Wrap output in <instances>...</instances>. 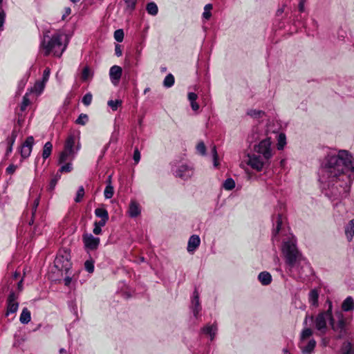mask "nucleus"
<instances>
[{"label": "nucleus", "instance_id": "nucleus-1", "mask_svg": "<svg viewBox=\"0 0 354 354\" xmlns=\"http://www.w3.org/2000/svg\"><path fill=\"white\" fill-rule=\"evenodd\" d=\"M354 179V157L347 150L329 152L324 158L319 172V181L323 192L331 201H339L334 207L342 205L341 201L350 194ZM346 212L342 203V213Z\"/></svg>", "mask_w": 354, "mask_h": 354}, {"label": "nucleus", "instance_id": "nucleus-2", "mask_svg": "<svg viewBox=\"0 0 354 354\" xmlns=\"http://www.w3.org/2000/svg\"><path fill=\"white\" fill-rule=\"evenodd\" d=\"M272 221V241H278L282 236L281 250L290 274L300 280H304L312 272L311 266L302 255L297 244V239L285 228L286 218L282 214H274Z\"/></svg>", "mask_w": 354, "mask_h": 354}, {"label": "nucleus", "instance_id": "nucleus-3", "mask_svg": "<svg viewBox=\"0 0 354 354\" xmlns=\"http://www.w3.org/2000/svg\"><path fill=\"white\" fill-rule=\"evenodd\" d=\"M326 304L328 308L326 310L320 312L314 319L315 329L321 334H326L328 330L327 324H329L331 329L337 335V338L341 339L347 335V323L342 311L337 310L333 315V303L327 299Z\"/></svg>", "mask_w": 354, "mask_h": 354}, {"label": "nucleus", "instance_id": "nucleus-4", "mask_svg": "<svg viewBox=\"0 0 354 354\" xmlns=\"http://www.w3.org/2000/svg\"><path fill=\"white\" fill-rule=\"evenodd\" d=\"M69 38L63 32H56L51 36L44 35L41 41L40 48L45 56L50 54L60 57L67 48Z\"/></svg>", "mask_w": 354, "mask_h": 354}, {"label": "nucleus", "instance_id": "nucleus-5", "mask_svg": "<svg viewBox=\"0 0 354 354\" xmlns=\"http://www.w3.org/2000/svg\"><path fill=\"white\" fill-rule=\"evenodd\" d=\"M76 141L77 138L73 134H71L67 137L64 143V150L60 153L59 156V164L64 163L67 162V160H73L75 158L80 149L79 143L75 145Z\"/></svg>", "mask_w": 354, "mask_h": 354}, {"label": "nucleus", "instance_id": "nucleus-6", "mask_svg": "<svg viewBox=\"0 0 354 354\" xmlns=\"http://www.w3.org/2000/svg\"><path fill=\"white\" fill-rule=\"evenodd\" d=\"M313 330L305 328L302 330L299 336L298 347L303 354H313L316 346V341L313 337Z\"/></svg>", "mask_w": 354, "mask_h": 354}, {"label": "nucleus", "instance_id": "nucleus-7", "mask_svg": "<svg viewBox=\"0 0 354 354\" xmlns=\"http://www.w3.org/2000/svg\"><path fill=\"white\" fill-rule=\"evenodd\" d=\"M171 171L175 177L183 180H188L194 176V168L191 164L180 162L172 165Z\"/></svg>", "mask_w": 354, "mask_h": 354}, {"label": "nucleus", "instance_id": "nucleus-8", "mask_svg": "<svg viewBox=\"0 0 354 354\" xmlns=\"http://www.w3.org/2000/svg\"><path fill=\"white\" fill-rule=\"evenodd\" d=\"M253 150L254 153L269 160L273 156V148L270 138H266L258 144L254 145Z\"/></svg>", "mask_w": 354, "mask_h": 354}, {"label": "nucleus", "instance_id": "nucleus-9", "mask_svg": "<svg viewBox=\"0 0 354 354\" xmlns=\"http://www.w3.org/2000/svg\"><path fill=\"white\" fill-rule=\"evenodd\" d=\"M268 160L257 153L248 155L246 162L253 169L261 171Z\"/></svg>", "mask_w": 354, "mask_h": 354}, {"label": "nucleus", "instance_id": "nucleus-10", "mask_svg": "<svg viewBox=\"0 0 354 354\" xmlns=\"http://www.w3.org/2000/svg\"><path fill=\"white\" fill-rule=\"evenodd\" d=\"M19 294L14 291H10L6 300V316L8 317L10 314L17 312L19 308Z\"/></svg>", "mask_w": 354, "mask_h": 354}, {"label": "nucleus", "instance_id": "nucleus-11", "mask_svg": "<svg viewBox=\"0 0 354 354\" xmlns=\"http://www.w3.org/2000/svg\"><path fill=\"white\" fill-rule=\"evenodd\" d=\"M83 242L86 249L94 250L100 244V239L93 236L91 234H86L83 235Z\"/></svg>", "mask_w": 354, "mask_h": 354}, {"label": "nucleus", "instance_id": "nucleus-12", "mask_svg": "<svg viewBox=\"0 0 354 354\" xmlns=\"http://www.w3.org/2000/svg\"><path fill=\"white\" fill-rule=\"evenodd\" d=\"M34 145V138L28 136L21 147V156L24 158L30 156Z\"/></svg>", "mask_w": 354, "mask_h": 354}, {"label": "nucleus", "instance_id": "nucleus-13", "mask_svg": "<svg viewBox=\"0 0 354 354\" xmlns=\"http://www.w3.org/2000/svg\"><path fill=\"white\" fill-rule=\"evenodd\" d=\"M338 354H354V337H348L342 343Z\"/></svg>", "mask_w": 354, "mask_h": 354}, {"label": "nucleus", "instance_id": "nucleus-14", "mask_svg": "<svg viewBox=\"0 0 354 354\" xmlns=\"http://www.w3.org/2000/svg\"><path fill=\"white\" fill-rule=\"evenodd\" d=\"M191 308L194 316L196 318H198L199 313L201 310V306L199 300V293L196 289L193 292V296L191 302Z\"/></svg>", "mask_w": 354, "mask_h": 354}, {"label": "nucleus", "instance_id": "nucleus-15", "mask_svg": "<svg viewBox=\"0 0 354 354\" xmlns=\"http://www.w3.org/2000/svg\"><path fill=\"white\" fill-rule=\"evenodd\" d=\"M55 265L59 270H64L66 272H68L71 267L68 256H57L55 260Z\"/></svg>", "mask_w": 354, "mask_h": 354}, {"label": "nucleus", "instance_id": "nucleus-16", "mask_svg": "<svg viewBox=\"0 0 354 354\" xmlns=\"http://www.w3.org/2000/svg\"><path fill=\"white\" fill-rule=\"evenodd\" d=\"M122 69L120 66L114 65L111 67L109 70V77L111 82L116 85L122 76Z\"/></svg>", "mask_w": 354, "mask_h": 354}, {"label": "nucleus", "instance_id": "nucleus-17", "mask_svg": "<svg viewBox=\"0 0 354 354\" xmlns=\"http://www.w3.org/2000/svg\"><path fill=\"white\" fill-rule=\"evenodd\" d=\"M127 214L131 218H136L141 214L140 205L135 200L130 201Z\"/></svg>", "mask_w": 354, "mask_h": 354}, {"label": "nucleus", "instance_id": "nucleus-18", "mask_svg": "<svg viewBox=\"0 0 354 354\" xmlns=\"http://www.w3.org/2000/svg\"><path fill=\"white\" fill-rule=\"evenodd\" d=\"M201 244V239L199 236L194 234L192 235L187 243V250L189 253H194Z\"/></svg>", "mask_w": 354, "mask_h": 354}, {"label": "nucleus", "instance_id": "nucleus-19", "mask_svg": "<svg viewBox=\"0 0 354 354\" xmlns=\"http://www.w3.org/2000/svg\"><path fill=\"white\" fill-rule=\"evenodd\" d=\"M217 330V326L216 324H207L201 328V333L208 335L210 340L213 341L215 338Z\"/></svg>", "mask_w": 354, "mask_h": 354}, {"label": "nucleus", "instance_id": "nucleus-20", "mask_svg": "<svg viewBox=\"0 0 354 354\" xmlns=\"http://www.w3.org/2000/svg\"><path fill=\"white\" fill-rule=\"evenodd\" d=\"M319 291L317 289L311 290L308 293V302L310 305L314 308H317L319 306Z\"/></svg>", "mask_w": 354, "mask_h": 354}, {"label": "nucleus", "instance_id": "nucleus-21", "mask_svg": "<svg viewBox=\"0 0 354 354\" xmlns=\"http://www.w3.org/2000/svg\"><path fill=\"white\" fill-rule=\"evenodd\" d=\"M46 82L42 80H37L34 86L30 88V92L35 93L37 95H39L42 93L44 90Z\"/></svg>", "mask_w": 354, "mask_h": 354}, {"label": "nucleus", "instance_id": "nucleus-22", "mask_svg": "<svg viewBox=\"0 0 354 354\" xmlns=\"http://www.w3.org/2000/svg\"><path fill=\"white\" fill-rule=\"evenodd\" d=\"M342 310L344 312H352L354 310V299L351 296L347 297L342 302Z\"/></svg>", "mask_w": 354, "mask_h": 354}, {"label": "nucleus", "instance_id": "nucleus-23", "mask_svg": "<svg viewBox=\"0 0 354 354\" xmlns=\"http://www.w3.org/2000/svg\"><path fill=\"white\" fill-rule=\"evenodd\" d=\"M93 71L88 66H85L81 73V80L82 82H88L93 78Z\"/></svg>", "mask_w": 354, "mask_h": 354}, {"label": "nucleus", "instance_id": "nucleus-24", "mask_svg": "<svg viewBox=\"0 0 354 354\" xmlns=\"http://www.w3.org/2000/svg\"><path fill=\"white\" fill-rule=\"evenodd\" d=\"M258 279L263 286H268L272 282V278L270 272L263 271L259 274Z\"/></svg>", "mask_w": 354, "mask_h": 354}, {"label": "nucleus", "instance_id": "nucleus-25", "mask_svg": "<svg viewBox=\"0 0 354 354\" xmlns=\"http://www.w3.org/2000/svg\"><path fill=\"white\" fill-rule=\"evenodd\" d=\"M345 234L348 241L354 236V218L351 219L345 227Z\"/></svg>", "mask_w": 354, "mask_h": 354}, {"label": "nucleus", "instance_id": "nucleus-26", "mask_svg": "<svg viewBox=\"0 0 354 354\" xmlns=\"http://www.w3.org/2000/svg\"><path fill=\"white\" fill-rule=\"evenodd\" d=\"M188 100L190 102L192 109L196 111L199 109V104L196 102L198 98L197 94L193 92H189L187 95Z\"/></svg>", "mask_w": 354, "mask_h": 354}, {"label": "nucleus", "instance_id": "nucleus-27", "mask_svg": "<svg viewBox=\"0 0 354 354\" xmlns=\"http://www.w3.org/2000/svg\"><path fill=\"white\" fill-rule=\"evenodd\" d=\"M31 314L30 310L27 308H23L20 317L19 321L21 324H26L30 322Z\"/></svg>", "mask_w": 354, "mask_h": 354}, {"label": "nucleus", "instance_id": "nucleus-28", "mask_svg": "<svg viewBox=\"0 0 354 354\" xmlns=\"http://www.w3.org/2000/svg\"><path fill=\"white\" fill-rule=\"evenodd\" d=\"M277 147L278 150L283 149L284 147L286 145V136L285 133H280L277 138Z\"/></svg>", "mask_w": 354, "mask_h": 354}, {"label": "nucleus", "instance_id": "nucleus-29", "mask_svg": "<svg viewBox=\"0 0 354 354\" xmlns=\"http://www.w3.org/2000/svg\"><path fill=\"white\" fill-rule=\"evenodd\" d=\"M247 115L254 119H259L265 115V112L261 110L250 109L247 111Z\"/></svg>", "mask_w": 354, "mask_h": 354}, {"label": "nucleus", "instance_id": "nucleus-30", "mask_svg": "<svg viewBox=\"0 0 354 354\" xmlns=\"http://www.w3.org/2000/svg\"><path fill=\"white\" fill-rule=\"evenodd\" d=\"M69 162L61 164L62 166L60 167L58 172L57 174H61L62 173H69L73 170V164L72 160H68Z\"/></svg>", "mask_w": 354, "mask_h": 354}, {"label": "nucleus", "instance_id": "nucleus-31", "mask_svg": "<svg viewBox=\"0 0 354 354\" xmlns=\"http://www.w3.org/2000/svg\"><path fill=\"white\" fill-rule=\"evenodd\" d=\"M95 214L97 217L100 218L102 220H109V214L106 209L100 207L95 210Z\"/></svg>", "mask_w": 354, "mask_h": 354}, {"label": "nucleus", "instance_id": "nucleus-32", "mask_svg": "<svg viewBox=\"0 0 354 354\" xmlns=\"http://www.w3.org/2000/svg\"><path fill=\"white\" fill-rule=\"evenodd\" d=\"M146 9L147 12L152 16H156L158 12V6L154 2L148 3Z\"/></svg>", "mask_w": 354, "mask_h": 354}, {"label": "nucleus", "instance_id": "nucleus-33", "mask_svg": "<svg viewBox=\"0 0 354 354\" xmlns=\"http://www.w3.org/2000/svg\"><path fill=\"white\" fill-rule=\"evenodd\" d=\"M52 149H53V145L50 142H47L44 145V149H43V153H42V156H43L44 159H46L50 156L51 151H52Z\"/></svg>", "mask_w": 354, "mask_h": 354}, {"label": "nucleus", "instance_id": "nucleus-34", "mask_svg": "<svg viewBox=\"0 0 354 354\" xmlns=\"http://www.w3.org/2000/svg\"><path fill=\"white\" fill-rule=\"evenodd\" d=\"M122 104V101L121 100H109L107 102V105L112 109V111H115L118 110L119 107H120Z\"/></svg>", "mask_w": 354, "mask_h": 354}, {"label": "nucleus", "instance_id": "nucleus-35", "mask_svg": "<svg viewBox=\"0 0 354 354\" xmlns=\"http://www.w3.org/2000/svg\"><path fill=\"white\" fill-rule=\"evenodd\" d=\"M174 77L172 74L169 73L164 79L163 85L166 88H170L174 84Z\"/></svg>", "mask_w": 354, "mask_h": 354}, {"label": "nucleus", "instance_id": "nucleus-36", "mask_svg": "<svg viewBox=\"0 0 354 354\" xmlns=\"http://www.w3.org/2000/svg\"><path fill=\"white\" fill-rule=\"evenodd\" d=\"M223 187L227 191L232 190L235 187V182L232 178H227L223 183Z\"/></svg>", "mask_w": 354, "mask_h": 354}, {"label": "nucleus", "instance_id": "nucleus-37", "mask_svg": "<svg viewBox=\"0 0 354 354\" xmlns=\"http://www.w3.org/2000/svg\"><path fill=\"white\" fill-rule=\"evenodd\" d=\"M212 9V5L210 3L206 4L204 7V11L203 13V17L206 19L209 20L212 16L211 10Z\"/></svg>", "mask_w": 354, "mask_h": 354}, {"label": "nucleus", "instance_id": "nucleus-38", "mask_svg": "<svg viewBox=\"0 0 354 354\" xmlns=\"http://www.w3.org/2000/svg\"><path fill=\"white\" fill-rule=\"evenodd\" d=\"M60 178H61V174H57L55 175V176L50 180V183L48 187V191L52 192L54 190V189H55L58 180L60 179Z\"/></svg>", "mask_w": 354, "mask_h": 354}, {"label": "nucleus", "instance_id": "nucleus-39", "mask_svg": "<svg viewBox=\"0 0 354 354\" xmlns=\"http://www.w3.org/2000/svg\"><path fill=\"white\" fill-rule=\"evenodd\" d=\"M113 194H114L113 187L110 185H106L104 192V195L105 198H106V199L111 198L113 196Z\"/></svg>", "mask_w": 354, "mask_h": 354}, {"label": "nucleus", "instance_id": "nucleus-40", "mask_svg": "<svg viewBox=\"0 0 354 354\" xmlns=\"http://www.w3.org/2000/svg\"><path fill=\"white\" fill-rule=\"evenodd\" d=\"M17 136V133L16 131H12L11 134L6 139V145L7 146H11L12 147L15 140Z\"/></svg>", "mask_w": 354, "mask_h": 354}, {"label": "nucleus", "instance_id": "nucleus-41", "mask_svg": "<svg viewBox=\"0 0 354 354\" xmlns=\"http://www.w3.org/2000/svg\"><path fill=\"white\" fill-rule=\"evenodd\" d=\"M124 31L122 29H118V30H116L115 32H114V39L118 41V42H122L123 41V39H124Z\"/></svg>", "mask_w": 354, "mask_h": 354}, {"label": "nucleus", "instance_id": "nucleus-42", "mask_svg": "<svg viewBox=\"0 0 354 354\" xmlns=\"http://www.w3.org/2000/svg\"><path fill=\"white\" fill-rule=\"evenodd\" d=\"M88 120V117L86 114L82 113L79 115L75 122L78 124L84 125Z\"/></svg>", "mask_w": 354, "mask_h": 354}, {"label": "nucleus", "instance_id": "nucleus-43", "mask_svg": "<svg viewBox=\"0 0 354 354\" xmlns=\"http://www.w3.org/2000/svg\"><path fill=\"white\" fill-rule=\"evenodd\" d=\"M84 196V189L83 186H80L78 188V190L77 192V194H76V197L75 198V201L76 203L80 202L82 200Z\"/></svg>", "mask_w": 354, "mask_h": 354}, {"label": "nucleus", "instance_id": "nucleus-44", "mask_svg": "<svg viewBox=\"0 0 354 354\" xmlns=\"http://www.w3.org/2000/svg\"><path fill=\"white\" fill-rule=\"evenodd\" d=\"M29 104L30 100L28 97V93H26V95L23 97V100L20 106L21 111H24Z\"/></svg>", "mask_w": 354, "mask_h": 354}, {"label": "nucleus", "instance_id": "nucleus-45", "mask_svg": "<svg viewBox=\"0 0 354 354\" xmlns=\"http://www.w3.org/2000/svg\"><path fill=\"white\" fill-rule=\"evenodd\" d=\"M84 268L88 272L93 273L94 271V262L92 260L86 261Z\"/></svg>", "mask_w": 354, "mask_h": 354}, {"label": "nucleus", "instance_id": "nucleus-46", "mask_svg": "<svg viewBox=\"0 0 354 354\" xmlns=\"http://www.w3.org/2000/svg\"><path fill=\"white\" fill-rule=\"evenodd\" d=\"M211 153H212V155L213 157L214 166L215 167H217L218 166V154H217L216 148L215 146H213L212 147Z\"/></svg>", "mask_w": 354, "mask_h": 354}, {"label": "nucleus", "instance_id": "nucleus-47", "mask_svg": "<svg viewBox=\"0 0 354 354\" xmlns=\"http://www.w3.org/2000/svg\"><path fill=\"white\" fill-rule=\"evenodd\" d=\"M137 0H124L125 4L127 6V10L131 12L134 10L136 7Z\"/></svg>", "mask_w": 354, "mask_h": 354}, {"label": "nucleus", "instance_id": "nucleus-48", "mask_svg": "<svg viewBox=\"0 0 354 354\" xmlns=\"http://www.w3.org/2000/svg\"><path fill=\"white\" fill-rule=\"evenodd\" d=\"M92 98L93 96L91 93H86L82 98V103L86 106H88L92 102Z\"/></svg>", "mask_w": 354, "mask_h": 354}, {"label": "nucleus", "instance_id": "nucleus-49", "mask_svg": "<svg viewBox=\"0 0 354 354\" xmlns=\"http://www.w3.org/2000/svg\"><path fill=\"white\" fill-rule=\"evenodd\" d=\"M196 149L199 153L204 156L206 152V147L203 142H199L196 146Z\"/></svg>", "mask_w": 354, "mask_h": 354}, {"label": "nucleus", "instance_id": "nucleus-50", "mask_svg": "<svg viewBox=\"0 0 354 354\" xmlns=\"http://www.w3.org/2000/svg\"><path fill=\"white\" fill-rule=\"evenodd\" d=\"M140 157H141L140 152L139 151L138 148H136L134 149L133 156V159L136 164H138L139 162V161L140 160Z\"/></svg>", "mask_w": 354, "mask_h": 354}, {"label": "nucleus", "instance_id": "nucleus-51", "mask_svg": "<svg viewBox=\"0 0 354 354\" xmlns=\"http://www.w3.org/2000/svg\"><path fill=\"white\" fill-rule=\"evenodd\" d=\"M50 68H46L44 71L43 76H42L41 80H42L44 82H47L48 81V79H49V77H50Z\"/></svg>", "mask_w": 354, "mask_h": 354}, {"label": "nucleus", "instance_id": "nucleus-52", "mask_svg": "<svg viewBox=\"0 0 354 354\" xmlns=\"http://www.w3.org/2000/svg\"><path fill=\"white\" fill-rule=\"evenodd\" d=\"M17 166L15 165H10L6 168V173L8 174H12L17 169Z\"/></svg>", "mask_w": 354, "mask_h": 354}, {"label": "nucleus", "instance_id": "nucleus-53", "mask_svg": "<svg viewBox=\"0 0 354 354\" xmlns=\"http://www.w3.org/2000/svg\"><path fill=\"white\" fill-rule=\"evenodd\" d=\"M306 1V0H299V1L298 9L300 12H304Z\"/></svg>", "mask_w": 354, "mask_h": 354}, {"label": "nucleus", "instance_id": "nucleus-54", "mask_svg": "<svg viewBox=\"0 0 354 354\" xmlns=\"http://www.w3.org/2000/svg\"><path fill=\"white\" fill-rule=\"evenodd\" d=\"M28 81V78L27 77H24L19 82V85H18V87H19V90H23L24 88L25 87L26 84V82Z\"/></svg>", "mask_w": 354, "mask_h": 354}, {"label": "nucleus", "instance_id": "nucleus-55", "mask_svg": "<svg viewBox=\"0 0 354 354\" xmlns=\"http://www.w3.org/2000/svg\"><path fill=\"white\" fill-rule=\"evenodd\" d=\"M115 53L116 56L120 57L122 55V50L120 44H116L115 46Z\"/></svg>", "mask_w": 354, "mask_h": 354}, {"label": "nucleus", "instance_id": "nucleus-56", "mask_svg": "<svg viewBox=\"0 0 354 354\" xmlns=\"http://www.w3.org/2000/svg\"><path fill=\"white\" fill-rule=\"evenodd\" d=\"M5 19V13L3 10H0V28L3 25Z\"/></svg>", "mask_w": 354, "mask_h": 354}, {"label": "nucleus", "instance_id": "nucleus-57", "mask_svg": "<svg viewBox=\"0 0 354 354\" xmlns=\"http://www.w3.org/2000/svg\"><path fill=\"white\" fill-rule=\"evenodd\" d=\"M71 12V9L70 8H65L64 14L62 15V20H64L67 16H68Z\"/></svg>", "mask_w": 354, "mask_h": 354}, {"label": "nucleus", "instance_id": "nucleus-58", "mask_svg": "<svg viewBox=\"0 0 354 354\" xmlns=\"http://www.w3.org/2000/svg\"><path fill=\"white\" fill-rule=\"evenodd\" d=\"M39 198H37L34 201L33 207H32V214H34L35 212H36V209H37V206L39 205Z\"/></svg>", "mask_w": 354, "mask_h": 354}, {"label": "nucleus", "instance_id": "nucleus-59", "mask_svg": "<svg viewBox=\"0 0 354 354\" xmlns=\"http://www.w3.org/2000/svg\"><path fill=\"white\" fill-rule=\"evenodd\" d=\"M93 232L95 234L98 235L102 232V229L101 227L97 226V225L94 224V228Z\"/></svg>", "mask_w": 354, "mask_h": 354}, {"label": "nucleus", "instance_id": "nucleus-60", "mask_svg": "<svg viewBox=\"0 0 354 354\" xmlns=\"http://www.w3.org/2000/svg\"><path fill=\"white\" fill-rule=\"evenodd\" d=\"M107 221L106 220H100V221L98 222H95V225H97V226L100 227L102 228V227L104 226L106 223Z\"/></svg>", "mask_w": 354, "mask_h": 354}, {"label": "nucleus", "instance_id": "nucleus-61", "mask_svg": "<svg viewBox=\"0 0 354 354\" xmlns=\"http://www.w3.org/2000/svg\"><path fill=\"white\" fill-rule=\"evenodd\" d=\"M71 281H72V279L71 277H66L64 279V284L66 286H69L71 283Z\"/></svg>", "mask_w": 354, "mask_h": 354}, {"label": "nucleus", "instance_id": "nucleus-62", "mask_svg": "<svg viewBox=\"0 0 354 354\" xmlns=\"http://www.w3.org/2000/svg\"><path fill=\"white\" fill-rule=\"evenodd\" d=\"M17 289L19 292L23 290V279H21L17 283Z\"/></svg>", "mask_w": 354, "mask_h": 354}, {"label": "nucleus", "instance_id": "nucleus-63", "mask_svg": "<svg viewBox=\"0 0 354 354\" xmlns=\"http://www.w3.org/2000/svg\"><path fill=\"white\" fill-rule=\"evenodd\" d=\"M12 151V147L7 146L6 156H8Z\"/></svg>", "mask_w": 354, "mask_h": 354}, {"label": "nucleus", "instance_id": "nucleus-64", "mask_svg": "<svg viewBox=\"0 0 354 354\" xmlns=\"http://www.w3.org/2000/svg\"><path fill=\"white\" fill-rule=\"evenodd\" d=\"M106 183L107 185H111V176H109L107 180H106Z\"/></svg>", "mask_w": 354, "mask_h": 354}]
</instances>
